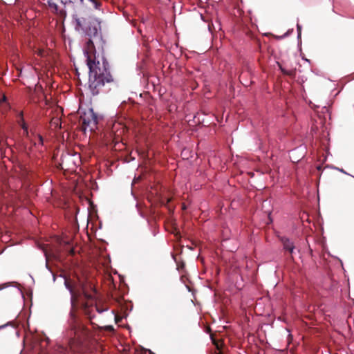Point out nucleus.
<instances>
[{
	"label": "nucleus",
	"instance_id": "nucleus-13",
	"mask_svg": "<svg viewBox=\"0 0 354 354\" xmlns=\"http://www.w3.org/2000/svg\"><path fill=\"white\" fill-rule=\"evenodd\" d=\"M74 252H74V249H73V248H72V249H71V250H70V254H71V255H73V254H74Z\"/></svg>",
	"mask_w": 354,
	"mask_h": 354
},
{
	"label": "nucleus",
	"instance_id": "nucleus-6",
	"mask_svg": "<svg viewBox=\"0 0 354 354\" xmlns=\"http://www.w3.org/2000/svg\"><path fill=\"white\" fill-rule=\"evenodd\" d=\"M21 122H20V125L21 127V128L23 129L24 130V132H23V136L24 137H26L28 140H30V142H32L33 144L35 145H36V142L35 141H32V138H30V136L29 134V132H28V126L27 124L25 123L24 122V120L22 117V114L21 113Z\"/></svg>",
	"mask_w": 354,
	"mask_h": 354
},
{
	"label": "nucleus",
	"instance_id": "nucleus-1",
	"mask_svg": "<svg viewBox=\"0 0 354 354\" xmlns=\"http://www.w3.org/2000/svg\"><path fill=\"white\" fill-rule=\"evenodd\" d=\"M75 30L82 31L88 37L84 47V54L89 68V88L93 95L102 91L106 84L114 82L110 73L109 64L102 53H97L96 48L103 51L104 41L101 32L100 22L95 19L73 16Z\"/></svg>",
	"mask_w": 354,
	"mask_h": 354
},
{
	"label": "nucleus",
	"instance_id": "nucleus-2",
	"mask_svg": "<svg viewBox=\"0 0 354 354\" xmlns=\"http://www.w3.org/2000/svg\"><path fill=\"white\" fill-rule=\"evenodd\" d=\"M64 285L71 293L72 306L75 305V303L77 301L81 295H83L85 298L91 299L93 298V295L90 291L95 293L93 284L91 282L84 281L79 277H75L73 279L65 278Z\"/></svg>",
	"mask_w": 354,
	"mask_h": 354
},
{
	"label": "nucleus",
	"instance_id": "nucleus-19",
	"mask_svg": "<svg viewBox=\"0 0 354 354\" xmlns=\"http://www.w3.org/2000/svg\"><path fill=\"white\" fill-rule=\"evenodd\" d=\"M109 330H112L113 329V327L111 326H109Z\"/></svg>",
	"mask_w": 354,
	"mask_h": 354
},
{
	"label": "nucleus",
	"instance_id": "nucleus-4",
	"mask_svg": "<svg viewBox=\"0 0 354 354\" xmlns=\"http://www.w3.org/2000/svg\"><path fill=\"white\" fill-rule=\"evenodd\" d=\"M80 122L82 123V129L86 131L89 129L93 131L96 128L97 124V118L93 109H88L80 115Z\"/></svg>",
	"mask_w": 354,
	"mask_h": 354
},
{
	"label": "nucleus",
	"instance_id": "nucleus-9",
	"mask_svg": "<svg viewBox=\"0 0 354 354\" xmlns=\"http://www.w3.org/2000/svg\"><path fill=\"white\" fill-rule=\"evenodd\" d=\"M177 267L178 270L183 269L185 267V263L183 262L177 263Z\"/></svg>",
	"mask_w": 354,
	"mask_h": 354
},
{
	"label": "nucleus",
	"instance_id": "nucleus-20",
	"mask_svg": "<svg viewBox=\"0 0 354 354\" xmlns=\"http://www.w3.org/2000/svg\"><path fill=\"white\" fill-rule=\"evenodd\" d=\"M3 326H0V328H1Z\"/></svg>",
	"mask_w": 354,
	"mask_h": 354
},
{
	"label": "nucleus",
	"instance_id": "nucleus-16",
	"mask_svg": "<svg viewBox=\"0 0 354 354\" xmlns=\"http://www.w3.org/2000/svg\"><path fill=\"white\" fill-rule=\"evenodd\" d=\"M321 168H322V167H321L320 165L317 166V169L318 170H320V169H321Z\"/></svg>",
	"mask_w": 354,
	"mask_h": 354
},
{
	"label": "nucleus",
	"instance_id": "nucleus-10",
	"mask_svg": "<svg viewBox=\"0 0 354 354\" xmlns=\"http://www.w3.org/2000/svg\"><path fill=\"white\" fill-rule=\"evenodd\" d=\"M70 316H71V318L73 320H74V321H75V315L74 312L71 311V312L70 313Z\"/></svg>",
	"mask_w": 354,
	"mask_h": 354
},
{
	"label": "nucleus",
	"instance_id": "nucleus-14",
	"mask_svg": "<svg viewBox=\"0 0 354 354\" xmlns=\"http://www.w3.org/2000/svg\"><path fill=\"white\" fill-rule=\"evenodd\" d=\"M171 201V198H167V204L169 203Z\"/></svg>",
	"mask_w": 354,
	"mask_h": 354
},
{
	"label": "nucleus",
	"instance_id": "nucleus-3",
	"mask_svg": "<svg viewBox=\"0 0 354 354\" xmlns=\"http://www.w3.org/2000/svg\"><path fill=\"white\" fill-rule=\"evenodd\" d=\"M84 0H59L60 3L65 8L68 7L74 10L80 9L84 6ZM48 3L50 11L56 14L60 18L64 19L66 17V11L60 8L53 0H48Z\"/></svg>",
	"mask_w": 354,
	"mask_h": 354
},
{
	"label": "nucleus",
	"instance_id": "nucleus-12",
	"mask_svg": "<svg viewBox=\"0 0 354 354\" xmlns=\"http://www.w3.org/2000/svg\"><path fill=\"white\" fill-rule=\"evenodd\" d=\"M297 29H298V31H299V35H300V34H301V26L299 24H297Z\"/></svg>",
	"mask_w": 354,
	"mask_h": 354
},
{
	"label": "nucleus",
	"instance_id": "nucleus-5",
	"mask_svg": "<svg viewBox=\"0 0 354 354\" xmlns=\"http://www.w3.org/2000/svg\"><path fill=\"white\" fill-rule=\"evenodd\" d=\"M280 240L283 244V250L292 254L295 249L293 242L287 237H281Z\"/></svg>",
	"mask_w": 354,
	"mask_h": 354
},
{
	"label": "nucleus",
	"instance_id": "nucleus-17",
	"mask_svg": "<svg viewBox=\"0 0 354 354\" xmlns=\"http://www.w3.org/2000/svg\"><path fill=\"white\" fill-rule=\"evenodd\" d=\"M149 354H155L153 352H152V351H150V350L149 351Z\"/></svg>",
	"mask_w": 354,
	"mask_h": 354
},
{
	"label": "nucleus",
	"instance_id": "nucleus-7",
	"mask_svg": "<svg viewBox=\"0 0 354 354\" xmlns=\"http://www.w3.org/2000/svg\"><path fill=\"white\" fill-rule=\"evenodd\" d=\"M279 68L284 75H287L290 77H294L295 75V70H289L287 71L285 68H282L281 66H279Z\"/></svg>",
	"mask_w": 354,
	"mask_h": 354
},
{
	"label": "nucleus",
	"instance_id": "nucleus-15",
	"mask_svg": "<svg viewBox=\"0 0 354 354\" xmlns=\"http://www.w3.org/2000/svg\"><path fill=\"white\" fill-rule=\"evenodd\" d=\"M6 286V285H2L0 286V290L3 289V288H5Z\"/></svg>",
	"mask_w": 354,
	"mask_h": 354
},
{
	"label": "nucleus",
	"instance_id": "nucleus-11",
	"mask_svg": "<svg viewBox=\"0 0 354 354\" xmlns=\"http://www.w3.org/2000/svg\"><path fill=\"white\" fill-rule=\"evenodd\" d=\"M96 309H97V310L100 313H102V312H104V311L105 310L104 309L100 308L99 307H96Z\"/></svg>",
	"mask_w": 354,
	"mask_h": 354
},
{
	"label": "nucleus",
	"instance_id": "nucleus-18",
	"mask_svg": "<svg viewBox=\"0 0 354 354\" xmlns=\"http://www.w3.org/2000/svg\"><path fill=\"white\" fill-rule=\"evenodd\" d=\"M85 313H86V314L88 313V309H87V308H86V307L85 308Z\"/></svg>",
	"mask_w": 354,
	"mask_h": 354
},
{
	"label": "nucleus",
	"instance_id": "nucleus-8",
	"mask_svg": "<svg viewBox=\"0 0 354 354\" xmlns=\"http://www.w3.org/2000/svg\"><path fill=\"white\" fill-rule=\"evenodd\" d=\"M36 137L37 138L39 144L43 145V138L41 135L38 134L36 135Z\"/></svg>",
	"mask_w": 354,
	"mask_h": 354
}]
</instances>
